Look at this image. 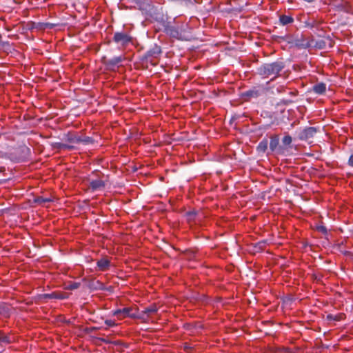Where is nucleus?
Listing matches in <instances>:
<instances>
[{"instance_id":"dca6fc26","label":"nucleus","mask_w":353,"mask_h":353,"mask_svg":"<svg viewBox=\"0 0 353 353\" xmlns=\"http://www.w3.org/2000/svg\"><path fill=\"white\" fill-rule=\"evenodd\" d=\"M10 307L3 302H0V315L8 316L10 314Z\"/></svg>"},{"instance_id":"a211bd4d","label":"nucleus","mask_w":353,"mask_h":353,"mask_svg":"<svg viewBox=\"0 0 353 353\" xmlns=\"http://www.w3.org/2000/svg\"><path fill=\"white\" fill-rule=\"evenodd\" d=\"M326 46V43L325 41L323 40H319V41H315L314 43V41L312 42V47H314L316 48H318V49H323L325 48Z\"/></svg>"},{"instance_id":"a878e982","label":"nucleus","mask_w":353,"mask_h":353,"mask_svg":"<svg viewBox=\"0 0 353 353\" xmlns=\"http://www.w3.org/2000/svg\"><path fill=\"white\" fill-rule=\"evenodd\" d=\"M105 324L108 326V327H114L116 326L117 324L115 323L114 321H112V320H110V319H107L105 321Z\"/></svg>"},{"instance_id":"6e6552de","label":"nucleus","mask_w":353,"mask_h":353,"mask_svg":"<svg viewBox=\"0 0 353 353\" xmlns=\"http://www.w3.org/2000/svg\"><path fill=\"white\" fill-rule=\"evenodd\" d=\"M44 296L49 299H57L60 300L68 298V294L65 292H52L51 294H46Z\"/></svg>"},{"instance_id":"0eeeda50","label":"nucleus","mask_w":353,"mask_h":353,"mask_svg":"<svg viewBox=\"0 0 353 353\" xmlns=\"http://www.w3.org/2000/svg\"><path fill=\"white\" fill-rule=\"evenodd\" d=\"M161 53V48L158 46H154L153 48L150 49L145 55L146 59L154 65L157 63H153L152 58H157Z\"/></svg>"},{"instance_id":"9d476101","label":"nucleus","mask_w":353,"mask_h":353,"mask_svg":"<svg viewBox=\"0 0 353 353\" xmlns=\"http://www.w3.org/2000/svg\"><path fill=\"white\" fill-rule=\"evenodd\" d=\"M110 264V262L109 260L106 259H101L97 261V266L101 271H105L108 270Z\"/></svg>"},{"instance_id":"c756f323","label":"nucleus","mask_w":353,"mask_h":353,"mask_svg":"<svg viewBox=\"0 0 353 353\" xmlns=\"http://www.w3.org/2000/svg\"><path fill=\"white\" fill-rule=\"evenodd\" d=\"M73 147L71 146V145H67V144H64V143H62V145H61V149H68V150H70L72 149Z\"/></svg>"},{"instance_id":"c9c22d12","label":"nucleus","mask_w":353,"mask_h":353,"mask_svg":"<svg viewBox=\"0 0 353 353\" xmlns=\"http://www.w3.org/2000/svg\"><path fill=\"white\" fill-rule=\"evenodd\" d=\"M115 344H119V341L114 342Z\"/></svg>"},{"instance_id":"f257e3e1","label":"nucleus","mask_w":353,"mask_h":353,"mask_svg":"<svg viewBox=\"0 0 353 353\" xmlns=\"http://www.w3.org/2000/svg\"><path fill=\"white\" fill-rule=\"evenodd\" d=\"M284 66V63L282 61L265 63L259 68V73L266 77L270 75L276 76L283 69Z\"/></svg>"},{"instance_id":"ddd939ff","label":"nucleus","mask_w":353,"mask_h":353,"mask_svg":"<svg viewBox=\"0 0 353 353\" xmlns=\"http://www.w3.org/2000/svg\"><path fill=\"white\" fill-rule=\"evenodd\" d=\"M326 85L323 83H319L313 86V90L317 94H323L325 92Z\"/></svg>"},{"instance_id":"aec40b11","label":"nucleus","mask_w":353,"mask_h":353,"mask_svg":"<svg viewBox=\"0 0 353 353\" xmlns=\"http://www.w3.org/2000/svg\"><path fill=\"white\" fill-rule=\"evenodd\" d=\"M52 200L50 198H45L43 196H37L34 199V202L38 204H45L46 203H49Z\"/></svg>"},{"instance_id":"7c9ffc66","label":"nucleus","mask_w":353,"mask_h":353,"mask_svg":"<svg viewBox=\"0 0 353 353\" xmlns=\"http://www.w3.org/2000/svg\"><path fill=\"white\" fill-rule=\"evenodd\" d=\"M348 164L349 165H350L351 167H353V154H352L350 158H349V160H348Z\"/></svg>"},{"instance_id":"f03ea898","label":"nucleus","mask_w":353,"mask_h":353,"mask_svg":"<svg viewBox=\"0 0 353 353\" xmlns=\"http://www.w3.org/2000/svg\"><path fill=\"white\" fill-rule=\"evenodd\" d=\"M290 39L288 40L289 43L294 44L296 47L302 49H306L312 46L313 39L305 37L303 34H296L294 37L290 36L288 37Z\"/></svg>"},{"instance_id":"7ed1b4c3","label":"nucleus","mask_w":353,"mask_h":353,"mask_svg":"<svg viewBox=\"0 0 353 353\" xmlns=\"http://www.w3.org/2000/svg\"><path fill=\"white\" fill-rule=\"evenodd\" d=\"M112 314L121 319L125 317H130L134 319H143V316H137V309L133 307H124L112 311Z\"/></svg>"},{"instance_id":"f3484780","label":"nucleus","mask_w":353,"mask_h":353,"mask_svg":"<svg viewBox=\"0 0 353 353\" xmlns=\"http://www.w3.org/2000/svg\"><path fill=\"white\" fill-rule=\"evenodd\" d=\"M294 21V19L292 17L287 16V15H281L280 17V22L283 25H288Z\"/></svg>"},{"instance_id":"2f4dec72","label":"nucleus","mask_w":353,"mask_h":353,"mask_svg":"<svg viewBox=\"0 0 353 353\" xmlns=\"http://www.w3.org/2000/svg\"><path fill=\"white\" fill-rule=\"evenodd\" d=\"M21 150L23 152H29V148H27L26 146H23L21 148Z\"/></svg>"},{"instance_id":"cd10ccee","label":"nucleus","mask_w":353,"mask_h":353,"mask_svg":"<svg viewBox=\"0 0 353 353\" xmlns=\"http://www.w3.org/2000/svg\"><path fill=\"white\" fill-rule=\"evenodd\" d=\"M62 143L56 142L52 144L54 148L61 149Z\"/></svg>"},{"instance_id":"4be33fe9","label":"nucleus","mask_w":353,"mask_h":353,"mask_svg":"<svg viewBox=\"0 0 353 353\" xmlns=\"http://www.w3.org/2000/svg\"><path fill=\"white\" fill-rule=\"evenodd\" d=\"M196 214V212L195 211H189V212H186L185 215H186L188 221H189V222L193 221L194 220V217H195Z\"/></svg>"},{"instance_id":"9b49d317","label":"nucleus","mask_w":353,"mask_h":353,"mask_svg":"<svg viewBox=\"0 0 353 353\" xmlns=\"http://www.w3.org/2000/svg\"><path fill=\"white\" fill-rule=\"evenodd\" d=\"M279 143V137L278 135H274L270 137V149L272 152L276 150Z\"/></svg>"},{"instance_id":"f704fd0d","label":"nucleus","mask_w":353,"mask_h":353,"mask_svg":"<svg viewBox=\"0 0 353 353\" xmlns=\"http://www.w3.org/2000/svg\"><path fill=\"white\" fill-rule=\"evenodd\" d=\"M250 71L247 70V71H245L244 72V74L247 73V72H249Z\"/></svg>"},{"instance_id":"f8f14e48","label":"nucleus","mask_w":353,"mask_h":353,"mask_svg":"<svg viewBox=\"0 0 353 353\" xmlns=\"http://www.w3.org/2000/svg\"><path fill=\"white\" fill-rule=\"evenodd\" d=\"M259 95V90L255 88L244 92V100L251 98H256Z\"/></svg>"},{"instance_id":"4468645a","label":"nucleus","mask_w":353,"mask_h":353,"mask_svg":"<svg viewBox=\"0 0 353 353\" xmlns=\"http://www.w3.org/2000/svg\"><path fill=\"white\" fill-rule=\"evenodd\" d=\"M123 61V57H114L108 61V65L110 67H114Z\"/></svg>"},{"instance_id":"473e14b6","label":"nucleus","mask_w":353,"mask_h":353,"mask_svg":"<svg viewBox=\"0 0 353 353\" xmlns=\"http://www.w3.org/2000/svg\"><path fill=\"white\" fill-rule=\"evenodd\" d=\"M172 36L176 37L178 35V32L176 30H171Z\"/></svg>"},{"instance_id":"5701e85b","label":"nucleus","mask_w":353,"mask_h":353,"mask_svg":"<svg viewBox=\"0 0 353 353\" xmlns=\"http://www.w3.org/2000/svg\"><path fill=\"white\" fill-rule=\"evenodd\" d=\"M68 141L73 143H81V136H71L68 139Z\"/></svg>"},{"instance_id":"423d86ee","label":"nucleus","mask_w":353,"mask_h":353,"mask_svg":"<svg viewBox=\"0 0 353 353\" xmlns=\"http://www.w3.org/2000/svg\"><path fill=\"white\" fill-rule=\"evenodd\" d=\"M158 310L157 307L155 305H151L150 306L146 307L144 310L141 312H139L137 310V316H143V319H139L140 320L146 322L148 321L149 317L155 314Z\"/></svg>"},{"instance_id":"39448f33","label":"nucleus","mask_w":353,"mask_h":353,"mask_svg":"<svg viewBox=\"0 0 353 353\" xmlns=\"http://www.w3.org/2000/svg\"><path fill=\"white\" fill-rule=\"evenodd\" d=\"M317 129L314 127H307L298 132V138L302 141H308L314 137Z\"/></svg>"},{"instance_id":"393cba45","label":"nucleus","mask_w":353,"mask_h":353,"mask_svg":"<svg viewBox=\"0 0 353 353\" xmlns=\"http://www.w3.org/2000/svg\"><path fill=\"white\" fill-rule=\"evenodd\" d=\"M292 139L290 135H286L283 137L282 143L284 145L288 146L291 144Z\"/></svg>"},{"instance_id":"20e7f679","label":"nucleus","mask_w":353,"mask_h":353,"mask_svg":"<svg viewBox=\"0 0 353 353\" xmlns=\"http://www.w3.org/2000/svg\"><path fill=\"white\" fill-rule=\"evenodd\" d=\"M131 37L125 32H117L114 34L113 41L121 46H125L131 42Z\"/></svg>"},{"instance_id":"72a5a7b5","label":"nucleus","mask_w":353,"mask_h":353,"mask_svg":"<svg viewBox=\"0 0 353 353\" xmlns=\"http://www.w3.org/2000/svg\"><path fill=\"white\" fill-rule=\"evenodd\" d=\"M248 271H249L250 273H252V274L253 273V272L251 271L250 268H248Z\"/></svg>"},{"instance_id":"2eb2a0df","label":"nucleus","mask_w":353,"mask_h":353,"mask_svg":"<svg viewBox=\"0 0 353 353\" xmlns=\"http://www.w3.org/2000/svg\"><path fill=\"white\" fill-rule=\"evenodd\" d=\"M268 140L267 139H263L257 146V150L259 152H265L268 150Z\"/></svg>"},{"instance_id":"bb28decb","label":"nucleus","mask_w":353,"mask_h":353,"mask_svg":"<svg viewBox=\"0 0 353 353\" xmlns=\"http://www.w3.org/2000/svg\"><path fill=\"white\" fill-rule=\"evenodd\" d=\"M327 319L328 321H339V318L337 316H334L332 314H328L327 316Z\"/></svg>"},{"instance_id":"412c9836","label":"nucleus","mask_w":353,"mask_h":353,"mask_svg":"<svg viewBox=\"0 0 353 353\" xmlns=\"http://www.w3.org/2000/svg\"><path fill=\"white\" fill-rule=\"evenodd\" d=\"M81 285L80 283L78 282H73L68 283L67 285H65V289L68 290H73L78 289Z\"/></svg>"},{"instance_id":"c85d7f7f","label":"nucleus","mask_w":353,"mask_h":353,"mask_svg":"<svg viewBox=\"0 0 353 353\" xmlns=\"http://www.w3.org/2000/svg\"><path fill=\"white\" fill-rule=\"evenodd\" d=\"M318 230L321 232H323V233H324V234L327 233V229L324 226H319V227H318Z\"/></svg>"},{"instance_id":"6ab92c4d","label":"nucleus","mask_w":353,"mask_h":353,"mask_svg":"<svg viewBox=\"0 0 353 353\" xmlns=\"http://www.w3.org/2000/svg\"><path fill=\"white\" fill-rule=\"evenodd\" d=\"M0 342L6 344L11 343L10 337L8 335H5L1 330H0Z\"/></svg>"},{"instance_id":"b1692460","label":"nucleus","mask_w":353,"mask_h":353,"mask_svg":"<svg viewBox=\"0 0 353 353\" xmlns=\"http://www.w3.org/2000/svg\"><path fill=\"white\" fill-rule=\"evenodd\" d=\"M81 143L88 145L93 143V140L90 137H81Z\"/></svg>"},{"instance_id":"1a4fd4ad","label":"nucleus","mask_w":353,"mask_h":353,"mask_svg":"<svg viewBox=\"0 0 353 353\" xmlns=\"http://www.w3.org/2000/svg\"><path fill=\"white\" fill-rule=\"evenodd\" d=\"M105 183L99 179L92 180L90 182V187L92 189V190H97L102 188H104Z\"/></svg>"}]
</instances>
